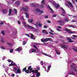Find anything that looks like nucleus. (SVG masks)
<instances>
[{"label":"nucleus","mask_w":77,"mask_h":77,"mask_svg":"<svg viewBox=\"0 0 77 77\" xmlns=\"http://www.w3.org/2000/svg\"><path fill=\"white\" fill-rule=\"evenodd\" d=\"M8 61V62L9 63L11 62V60L10 59H8L7 60Z\"/></svg>","instance_id":"obj_52"},{"label":"nucleus","mask_w":77,"mask_h":77,"mask_svg":"<svg viewBox=\"0 0 77 77\" xmlns=\"http://www.w3.org/2000/svg\"><path fill=\"white\" fill-rule=\"evenodd\" d=\"M71 69L72 70L73 69H74V66H72V65H71Z\"/></svg>","instance_id":"obj_37"},{"label":"nucleus","mask_w":77,"mask_h":77,"mask_svg":"<svg viewBox=\"0 0 77 77\" xmlns=\"http://www.w3.org/2000/svg\"><path fill=\"white\" fill-rule=\"evenodd\" d=\"M62 10V11H63V14H65L66 13V12H65V11L64 10V9H63L62 8H60Z\"/></svg>","instance_id":"obj_22"},{"label":"nucleus","mask_w":77,"mask_h":77,"mask_svg":"<svg viewBox=\"0 0 77 77\" xmlns=\"http://www.w3.org/2000/svg\"><path fill=\"white\" fill-rule=\"evenodd\" d=\"M72 36L74 38H77V35H72Z\"/></svg>","instance_id":"obj_39"},{"label":"nucleus","mask_w":77,"mask_h":77,"mask_svg":"<svg viewBox=\"0 0 77 77\" xmlns=\"http://www.w3.org/2000/svg\"><path fill=\"white\" fill-rule=\"evenodd\" d=\"M26 18H29V14H28V13H26Z\"/></svg>","instance_id":"obj_30"},{"label":"nucleus","mask_w":77,"mask_h":77,"mask_svg":"<svg viewBox=\"0 0 77 77\" xmlns=\"http://www.w3.org/2000/svg\"><path fill=\"white\" fill-rule=\"evenodd\" d=\"M42 32L43 33H45L46 34H48V32H47V30L45 29L43 30L42 31Z\"/></svg>","instance_id":"obj_14"},{"label":"nucleus","mask_w":77,"mask_h":77,"mask_svg":"<svg viewBox=\"0 0 77 77\" xmlns=\"http://www.w3.org/2000/svg\"><path fill=\"white\" fill-rule=\"evenodd\" d=\"M27 27H28L29 29H33L34 28L33 27L29 25H28Z\"/></svg>","instance_id":"obj_15"},{"label":"nucleus","mask_w":77,"mask_h":77,"mask_svg":"<svg viewBox=\"0 0 77 77\" xmlns=\"http://www.w3.org/2000/svg\"><path fill=\"white\" fill-rule=\"evenodd\" d=\"M22 10L24 11L28 12V11H29V7H28L27 6H25L23 8Z\"/></svg>","instance_id":"obj_2"},{"label":"nucleus","mask_w":77,"mask_h":77,"mask_svg":"<svg viewBox=\"0 0 77 77\" xmlns=\"http://www.w3.org/2000/svg\"><path fill=\"white\" fill-rule=\"evenodd\" d=\"M37 69L38 70H39L40 69V68H39V67H37Z\"/></svg>","instance_id":"obj_60"},{"label":"nucleus","mask_w":77,"mask_h":77,"mask_svg":"<svg viewBox=\"0 0 77 77\" xmlns=\"http://www.w3.org/2000/svg\"><path fill=\"white\" fill-rule=\"evenodd\" d=\"M18 24H21V22H20V21L19 20L18 21Z\"/></svg>","instance_id":"obj_58"},{"label":"nucleus","mask_w":77,"mask_h":77,"mask_svg":"<svg viewBox=\"0 0 77 77\" xmlns=\"http://www.w3.org/2000/svg\"><path fill=\"white\" fill-rule=\"evenodd\" d=\"M77 67H74V69H75V71L77 72V70L76 69V68H77Z\"/></svg>","instance_id":"obj_35"},{"label":"nucleus","mask_w":77,"mask_h":77,"mask_svg":"<svg viewBox=\"0 0 77 77\" xmlns=\"http://www.w3.org/2000/svg\"><path fill=\"white\" fill-rule=\"evenodd\" d=\"M40 75H41L40 74V73H37V75H36L37 77H39V76H40Z\"/></svg>","instance_id":"obj_28"},{"label":"nucleus","mask_w":77,"mask_h":77,"mask_svg":"<svg viewBox=\"0 0 77 77\" xmlns=\"http://www.w3.org/2000/svg\"><path fill=\"white\" fill-rule=\"evenodd\" d=\"M23 45H25L26 44V42L23 41Z\"/></svg>","instance_id":"obj_46"},{"label":"nucleus","mask_w":77,"mask_h":77,"mask_svg":"<svg viewBox=\"0 0 77 77\" xmlns=\"http://www.w3.org/2000/svg\"><path fill=\"white\" fill-rule=\"evenodd\" d=\"M6 44H8V45H10L11 46V45H12V44H11L10 43H7Z\"/></svg>","instance_id":"obj_48"},{"label":"nucleus","mask_w":77,"mask_h":77,"mask_svg":"<svg viewBox=\"0 0 77 77\" xmlns=\"http://www.w3.org/2000/svg\"><path fill=\"white\" fill-rule=\"evenodd\" d=\"M50 34H51V35H54V34L51 32H49Z\"/></svg>","instance_id":"obj_47"},{"label":"nucleus","mask_w":77,"mask_h":77,"mask_svg":"<svg viewBox=\"0 0 77 77\" xmlns=\"http://www.w3.org/2000/svg\"><path fill=\"white\" fill-rule=\"evenodd\" d=\"M28 22L29 23H31V24H33V23H32V22L33 21V20H28Z\"/></svg>","instance_id":"obj_19"},{"label":"nucleus","mask_w":77,"mask_h":77,"mask_svg":"<svg viewBox=\"0 0 77 77\" xmlns=\"http://www.w3.org/2000/svg\"><path fill=\"white\" fill-rule=\"evenodd\" d=\"M52 4L54 5V7L56 6V5L57 4H56V3H52Z\"/></svg>","instance_id":"obj_33"},{"label":"nucleus","mask_w":77,"mask_h":77,"mask_svg":"<svg viewBox=\"0 0 77 77\" xmlns=\"http://www.w3.org/2000/svg\"><path fill=\"white\" fill-rule=\"evenodd\" d=\"M61 23H60V26H63L64 24V23H63V22H61Z\"/></svg>","instance_id":"obj_38"},{"label":"nucleus","mask_w":77,"mask_h":77,"mask_svg":"<svg viewBox=\"0 0 77 77\" xmlns=\"http://www.w3.org/2000/svg\"><path fill=\"white\" fill-rule=\"evenodd\" d=\"M40 64L42 65H43L44 63H43V61H42L41 62Z\"/></svg>","instance_id":"obj_40"},{"label":"nucleus","mask_w":77,"mask_h":77,"mask_svg":"<svg viewBox=\"0 0 77 77\" xmlns=\"http://www.w3.org/2000/svg\"><path fill=\"white\" fill-rule=\"evenodd\" d=\"M67 39L68 41V42L71 43V42H74V41H72V40L71 38L69 37H67Z\"/></svg>","instance_id":"obj_4"},{"label":"nucleus","mask_w":77,"mask_h":77,"mask_svg":"<svg viewBox=\"0 0 77 77\" xmlns=\"http://www.w3.org/2000/svg\"><path fill=\"white\" fill-rule=\"evenodd\" d=\"M42 5H40V8H44V5H45V1L43 0L42 1Z\"/></svg>","instance_id":"obj_7"},{"label":"nucleus","mask_w":77,"mask_h":77,"mask_svg":"<svg viewBox=\"0 0 77 77\" xmlns=\"http://www.w3.org/2000/svg\"><path fill=\"white\" fill-rule=\"evenodd\" d=\"M33 47H34V48H36V49H37V50H38V48L37 47H36V46H35V45H34V46H33Z\"/></svg>","instance_id":"obj_44"},{"label":"nucleus","mask_w":77,"mask_h":77,"mask_svg":"<svg viewBox=\"0 0 77 77\" xmlns=\"http://www.w3.org/2000/svg\"><path fill=\"white\" fill-rule=\"evenodd\" d=\"M63 21H66V22H68L69 21V20H68V18L65 19L64 20H62V21H58V23H63Z\"/></svg>","instance_id":"obj_9"},{"label":"nucleus","mask_w":77,"mask_h":77,"mask_svg":"<svg viewBox=\"0 0 77 77\" xmlns=\"http://www.w3.org/2000/svg\"><path fill=\"white\" fill-rule=\"evenodd\" d=\"M15 51H20V47H19L18 48L15 49Z\"/></svg>","instance_id":"obj_17"},{"label":"nucleus","mask_w":77,"mask_h":77,"mask_svg":"<svg viewBox=\"0 0 77 77\" xmlns=\"http://www.w3.org/2000/svg\"><path fill=\"white\" fill-rule=\"evenodd\" d=\"M20 1H17V2H15V4L16 5H20Z\"/></svg>","instance_id":"obj_20"},{"label":"nucleus","mask_w":77,"mask_h":77,"mask_svg":"<svg viewBox=\"0 0 77 77\" xmlns=\"http://www.w3.org/2000/svg\"><path fill=\"white\" fill-rule=\"evenodd\" d=\"M69 74H71L72 75H75V74H74V72H73V71H70Z\"/></svg>","instance_id":"obj_16"},{"label":"nucleus","mask_w":77,"mask_h":77,"mask_svg":"<svg viewBox=\"0 0 77 77\" xmlns=\"http://www.w3.org/2000/svg\"><path fill=\"white\" fill-rule=\"evenodd\" d=\"M4 24V23L3 22H1L0 23V26H2V25H3V24Z\"/></svg>","instance_id":"obj_42"},{"label":"nucleus","mask_w":77,"mask_h":77,"mask_svg":"<svg viewBox=\"0 0 77 77\" xmlns=\"http://www.w3.org/2000/svg\"><path fill=\"white\" fill-rule=\"evenodd\" d=\"M1 48L2 49H3V50H5V48H4V47L3 46L1 47Z\"/></svg>","instance_id":"obj_55"},{"label":"nucleus","mask_w":77,"mask_h":77,"mask_svg":"<svg viewBox=\"0 0 77 77\" xmlns=\"http://www.w3.org/2000/svg\"><path fill=\"white\" fill-rule=\"evenodd\" d=\"M72 2L73 4H74V3H75V1L73 0H72Z\"/></svg>","instance_id":"obj_63"},{"label":"nucleus","mask_w":77,"mask_h":77,"mask_svg":"<svg viewBox=\"0 0 77 77\" xmlns=\"http://www.w3.org/2000/svg\"><path fill=\"white\" fill-rule=\"evenodd\" d=\"M8 12H9L8 15H10V16H11V13H12V9L10 8H9Z\"/></svg>","instance_id":"obj_13"},{"label":"nucleus","mask_w":77,"mask_h":77,"mask_svg":"<svg viewBox=\"0 0 77 77\" xmlns=\"http://www.w3.org/2000/svg\"><path fill=\"white\" fill-rule=\"evenodd\" d=\"M31 51L32 53H33V52H36V51L35 49H32L31 50Z\"/></svg>","instance_id":"obj_21"},{"label":"nucleus","mask_w":77,"mask_h":77,"mask_svg":"<svg viewBox=\"0 0 77 77\" xmlns=\"http://www.w3.org/2000/svg\"><path fill=\"white\" fill-rule=\"evenodd\" d=\"M47 23H51V21L48 20L47 21Z\"/></svg>","instance_id":"obj_59"},{"label":"nucleus","mask_w":77,"mask_h":77,"mask_svg":"<svg viewBox=\"0 0 77 77\" xmlns=\"http://www.w3.org/2000/svg\"><path fill=\"white\" fill-rule=\"evenodd\" d=\"M48 8H49V9H50V10H52V9L50 7V5H48Z\"/></svg>","instance_id":"obj_41"},{"label":"nucleus","mask_w":77,"mask_h":77,"mask_svg":"<svg viewBox=\"0 0 77 77\" xmlns=\"http://www.w3.org/2000/svg\"><path fill=\"white\" fill-rule=\"evenodd\" d=\"M1 42H2V43H4L5 42H4V41L3 40V38H1Z\"/></svg>","instance_id":"obj_32"},{"label":"nucleus","mask_w":77,"mask_h":77,"mask_svg":"<svg viewBox=\"0 0 77 77\" xmlns=\"http://www.w3.org/2000/svg\"><path fill=\"white\" fill-rule=\"evenodd\" d=\"M25 72H26V73L28 74L29 73V70H26L25 71Z\"/></svg>","instance_id":"obj_27"},{"label":"nucleus","mask_w":77,"mask_h":77,"mask_svg":"<svg viewBox=\"0 0 77 77\" xmlns=\"http://www.w3.org/2000/svg\"><path fill=\"white\" fill-rule=\"evenodd\" d=\"M50 68H51V66H49L48 67V69H50Z\"/></svg>","instance_id":"obj_54"},{"label":"nucleus","mask_w":77,"mask_h":77,"mask_svg":"<svg viewBox=\"0 0 77 77\" xmlns=\"http://www.w3.org/2000/svg\"><path fill=\"white\" fill-rule=\"evenodd\" d=\"M38 26H39V27H41L42 26V24L41 23H39L38 24Z\"/></svg>","instance_id":"obj_50"},{"label":"nucleus","mask_w":77,"mask_h":77,"mask_svg":"<svg viewBox=\"0 0 77 77\" xmlns=\"http://www.w3.org/2000/svg\"><path fill=\"white\" fill-rule=\"evenodd\" d=\"M32 5L33 7H35V6H35V4H34L33 3H32Z\"/></svg>","instance_id":"obj_45"},{"label":"nucleus","mask_w":77,"mask_h":77,"mask_svg":"<svg viewBox=\"0 0 77 77\" xmlns=\"http://www.w3.org/2000/svg\"><path fill=\"white\" fill-rule=\"evenodd\" d=\"M14 14H17V9H14Z\"/></svg>","instance_id":"obj_24"},{"label":"nucleus","mask_w":77,"mask_h":77,"mask_svg":"<svg viewBox=\"0 0 77 77\" xmlns=\"http://www.w3.org/2000/svg\"><path fill=\"white\" fill-rule=\"evenodd\" d=\"M26 67L24 68L23 69V71H26Z\"/></svg>","instance_id":"obj_43"},{"label":"nucleus","mask_w":77,"mask_h":77,"mask_svg":"<svg viewBox=\"0 0 77 77\" xmlns=\"http://www.w3.org/2000/svg\"><path fill=\"white\" fill-rule=\"evenodd\" d=\"M55 51L56 52L57 54H60V51H58L57 50H55Z\"/></svg>","instance_id":"obj_23"},{"label":"nucleus","mask_w":77,"mask_h":77,"mask_svg":"<svg viewBox=\"0 0 77 77\" xmlns=\"http://www.w3.org/2000/svg\"><path fill=\"white\" fill-rule=\"evenodd\" d=\"M1 33L3 35H5V32L4 31H1Z\"/></svg>","instance_id":"obj_29"},{"label":"nucleus","mask_w":77,"mask_h":77,"mask_svg":"<svg viewBox=\"0 0 77 77\" xmlns=\"http://www.w3.org/2000/svg\"><path fill=\"white\" fill-rule=\"evenodd\" d=\"M67 3L68 5L70 6V7L72 8H74V6H73V5L72 4L71 2H69V1H68Z\"/></svg>","instance_id":"obj_6"},{"label":"nucleus","mask_w":77,"mask_h":77,"mask_svg":"<svg viewBox=\"0 0 77 77\" xmlns=\"http://www.w3.org/2000/svg\"><path fill=\"white\" fill-rule=\"evenodd\" d=\"M28 70H29L30 72H32L33 71V68H32V66H29L28 67Z\"/></svg>","instance_id":"obj_10"},{"label":"nucleus","mask_w":77,"mask_h":77,"mask_svg":"<svg viewBox=\"0 0 77 77\" xmlns=\"http://www.w3.org/2000/svg\"><path fill=\"white\" fill-rule=\"evenodd\" d=\"M13 51H14V50H13V49H10V53H12Z\"/></svg>","instance_id":"obj_34"},{"label":"nucleus","mask_w":77,"mask_h":77,"mask_svg":"<svg viewBox=\"0 0 77 77\" xmlns=\"http://www.w3.org/2000/svg\"><path fill=\"white\" fill-rule=\"evenodd\" d=\"M44 39L42 40V39H41V41H42V42H45V41H44Z\"/></svg>","instance_id":"obj_61"},{"label":"nucleus","mask_w":77,"mask_h":77,"mask_svg":"<svg viewBox=\"0 0 77 77\" xmlns=\"http://www.w3.org/2000/svg\"><path fill=\"white\" fill-rule=\"evenodd\" d=\"M36 11L37 12H40V13H41L42 14H44V11H41L39 9H38V8L36 9Z\"/></svg>","instance_id":"obj_11"},{"label":"nucleus","mask_w":77,"mask_h":77,"mask_svg":"<svg viewBox=\"0 0 77 77\" xmlns=\"http://www.w3.org/2000/svg\"><path fill=\"white\" fill-rule=\"evenodd\" d=\"M32 72H33V73H35V72L36 74L38 73V70H33L32 71Z\"/></svg>","instance_id":"obj_12"},{"label":"nucleus","mask_w":77,"mask_h":77,"mask_svg":"<svg viewBox=\"0 0 77 77\" xmlns=\"http://www.w3.org/2000/svg\"><path fill=\"white\" fill-rule=\"evenodd\" d=\"M35 45H40V44H39V43H35Z\"/></svg>","instance_id":"obj_57"},{"label":"nucleus","mask_w":77,"mask_h":77,"mask_svg":"<svg viewBox=\"0 0 77 77\" xmlns=\"http://www.w3.org/2000/svg\"><path fill=\"white\" fill-rule=\"evenodd\" d=\"M57 15L56 14H54V15L53 16V17H56Z\"/></svg>","instance_id":"obj_53"},{"label":"nucleus","mask_w":77,"mask_h":77,"mask_svg":"<svg viewBox=\"0 0 77 77\" xmlns=\"http://www.w3.org/2000/svg\"><path fill=\"white\" fill-rule=\"evenodd\" d=\"M7 11H8V10L7 9H5L2 10V12L4 14H5V13H6L7 12Z\"/></svg>","instance_id":"obj_18"},{"label":"nucleus","mask_w":77,"mask_h":77,"mask_svg":"<svg viewBox=\"0 0 77 77\" xmlns=\"http://www.w3.org/2000/svg\"><path fill=\"white\" fill-rule=\"evenodd\" d=\"M15 64L14 63H11L9 64L10 66H15Z\"/></svg>","instance_id":"obj_25"},{"label":"nucleus","mask_w":77,"mask_h":77,"mask_svg":"<svg viewBox=\"0 0 77 77\" xmlns=\"http://www.w3.org/2000/svg\"><path fill=\"white\" fill-rule=\"evenodd\" d=\"M57 31H59V32H60L61 31V30L59 28H57Z\"/></svg>","instance_id":"obj_51"},{"label":"nucleus","mask_w":77,"mask_h":77,"mask_svg":"<svg viewBox=\"0 0 77 77\" xmlns=\"http://www.w3.org/2000/svg\"><path fill=\"white\" fill-rule=\"evenodd\" d=\"M45 18H48V15L45 16Z\"/></svg>","instance_id":"obj_49"},{"label":"nucleus","mask_w":77,"mask_h":77,"mask_svg":"<svg viewBox=\"0 0 77 77\" xmlns=\"http://www.w3.org/2000/svg\"><path fill=\"white\" fill-rule=\"evenodd\" d=\"M60 45H62L61 46V48H65L66 49H67L68 48V46H67L65 45H63L60 44Z\"/></svg>","instance_id":"obj_5"},{"label":"nucleus","mask_w":77,"mask_h":77,"mask_svg":"<svg viewBox=\"0 0 77 77\" xmlns=\"http://www.w3.org/2000/svg\"><path fill=\"white\" fill-rule=\"evenodd\" d=\"M65 31H66V32H68V33H70V34H72L75 33L74 32L70 31H71V30L69 29H67V28H65Z\"/></svg>","instance_id":"obj_1"},{"label":"nucleus","mask_w":77,"mask_h":77,"mask_svg":"<svg viewBox=\"0 0 77 77\" xmlns=\"http://www.w3.org/2000/svg\"><path fill=\"white\" fill-rule=\"evenodd\" d=\"M14 71H17V70L18 69V68H17L16 67H14Z\"/></svg>","instance_id":"obj_36"},{"label":"nucleus","mask_w":77,"mask_h":77,"mask_svg":"<svg viewBox=\"0 0 77 77\" xmlns=\"http://www.w3.org/2000/svg\"><path fill=\"white\" fill-rule=\"evenodd\" d=\"M60 6V5H59V4H57L56 5V6H55L56 8H58Z\"/></svg>","instance_id":"obj_31"},{"label":"nucleus","mask_w":77,"mask_h":77,"mask_svg":"<svg viewBox=\"0 0 77 77\" xmlns=\"http://www.w3.org/2000/svg\"><path fill=\"white\" fill-rule=\"evenodd\" d=\"M23 24H24V26H26L27 25H26V21H24L23 22Z\"/></svg>","instance_id":"obj_26"},{"label":"nucleus","mask_w":77,"mask_h":77,"mask_svg":"<svg viewBox=\"0 0 77 77\" xmlns=\"http://www.w3.org/2000/svg\"><path fill=\"white\" fill-rule=\"evenodd\" d=\"M44 28H47V27L46 26L44 25Z\"/></svg>","instance_id":"obj_64"},{"label":"nucleus","mask_w":77,"mask_h":77,"mask_svg":"<svg viewBox=\"0 0 77 77\" xmlns=\"http://www.w3.org/2000/svg\"><path fill=\"white\" fill-rule=\"evenodd\" d=\"M25 35L26 36H28V37H30V36L29 35V34H25Z\"/></svg>","instance_id":"obj_56"},{"label":"nucleus","mask_w":77,"mask_h":77,"mask_svg":"<svg viewBox=\"0 0 77 77\" xmlns=\"http://www.w3.org/2000/svg\"><path fill=\"white\" fill-rule=\"evenodd\" d=\"M53 41V40L50 38H46L44 39V41H45V42H47V41Z\"/></svg>","instance_id":"obj_3"},{"label":"nucleus","mask_w":77,"mask_h":77,"mask_svg":"<svg viewBox=\"0 0 77 77\" xmlns=\"http://www.w3.org/2000/svg\"><path fill=\"white\" fill-rule=\"evenodd\" d=\"M15 74H20L21 73V69L20 68H18L17 72H15Z\"/></svg>","instance_id":"obj_8"},{"label":"nucleus","mask_w":77,"mask_h":77,"mask_svg":"<svg viewBox=\"0 0 77 77\" xmlns=\"http://www.w3.org/2000/svg\"><path fill=\"white\" fill-rule=\"evenodd\" d=\"M12 77H15V74H12Z\"/></svg>","instance_id":"obj_62"}]
</instances>
